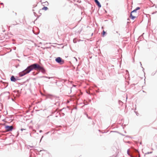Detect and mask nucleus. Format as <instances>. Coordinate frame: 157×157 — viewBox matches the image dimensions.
<instances>
[{
  "label": "nucleus",
  "instance_id": "obj_1",
  "mask_svg": "<svg viewBox=\"0 0 157 157\" xmlns=\"http://www.w3.org/2000/svg\"><path fill=\"white\" fill-rule=\"evenodd\" d=\"M39 65L37 63H35L27 67L22 71L20 72L19 75L20 76L22 77L25 75L29 73L31 71L35 70H38L39 67Z\"/></svg>",
  "mask_w": 157,
  "mask_h": 157
},
{
  "label": "nucleus",
  "instance_id": "obj_2",
  "mask_svg": "<svg viewBox=\"0 0 157 157\" xmlns=\"http://www.w3.org/2000/svg\"><path fill=\"white\" fill-rule=\"evenodd\" d=\"M140 7H137L136 9L135 10H133L131 12V14H130V18L132 20H134L135 18H136V16H135L134 15H132V13H136V11L137 10H140Z\"/></svg>",
  "mask_w": 157,
  "mask_h": 157
},
{
  "label": "nucleus",
  "instance_id": "obj_3",
  "mask_svg": "<svg viewBox=\"0 0 157 157\" xmlns=\"http://www.w3.org/2000/svg\"><path fill=\"white\" fill-rule=\"evenodd\" d=\"M56 61L60 65H62L64 63V60L61 57H58L55 59Z\"/></svg>",
  "mask_w": 157,
  "mask_h": 157
},
{
  "label": "nucleus",
  "instance_id": "obj_4",
  "mask_svg": "<svg viewBox=\"0 0 157 157\" xmlns=\"http://www.w3.org/2000/svg\"><path fill=\"white\" fill-rule=\"evenodd\" d=\"M5 128L7 132L11 131L13 129V126L6 125L5 126Z\"/></svg>",
  "mask_w": 157,
  "mask_h": 157
},
{
  "label": "nucleus",
  "instance_id": "obj_5",
  "mask_svg": "<svg viewBox=\"0 0 157 157\" xmlns=\"http://www.w3.org/2000/svg\"><path fill=\"white\" fill-rule=\"evenodd\" d=\"M46 96L47 98H49L51 99H53L55 98L54 96L50 94H46Z\"/></svg>",
  "mask_w": 157,
  "mask_h": 157
},
{
  "label": "nucleus",
  "instance_id": "obj_6",
  "mask_svg": "<svg viewBox=\"0 0 157 157\" xmlns=\"http://www.w3.org/2000/svg\"><path fill=\"white\" fill-rule=\"evenodd\" d=\"M40 67L39 68L38 70H40L44 74L45 73L46 71L44 69V68L39 65Z\"/></svg>",
  "mask_w": 157,
  "mask_h": 157
},
{
  "label": "nucleus",
  "instance_id": "obj_7",
  "mask_svg": "<svg viewBox=\"0 0 157 157\" xmlns=\"http://www.w3.org/2000/svg\"><path fill=\"white\" fill-rule=\"evenodd\" d=\"M94 2L96 5L98 6L99 8H100L101 7V5L99 2L98 1V0H94Z\"/></svg>",
  "mask_w": 157,
  "mask_h": 157
},
{
  "label": "nucleus",
  "instance_id": "obj_8",
  "mask_svg": "<svg viewBox=\"0 0 157 157\" xmlns=\"http://www.w3.org/2000/svg\"><path fill=\"white\" fill-rule=\"evenodd\" d=\"M10 80L11 81L15 82L16 80V79L14 76H12L10 78Z\"/></svg>",
  "mask_w": 157,
  "mask_h": 157
},
{
  "label": "nucleus",
  "instance_id": "obj_9",
  "mask_svg": "<svg viewBox=\"0 0 157 157\" xmlns=\"http://www.w3.org/2000/svg\"><path fill=\"white\" fill-rule=\"evenodd\" d=\"M40 78H48V79H50L51 78H53L52 77H47V76H41L40 77Z\"/></svg>",
  "mask_w": 157,
  "mask_h": 157
},
{
  "label": "nucleus",
  "instance_id": "obj_10",
  "mask_svg": "<svg viewBox=\"0 0 157 157\" xmlns=\"http://www.w3.org/2000/svg\"><path fill=\"white\" fill-rule=\"evenodd\" d=\"M48 8L47 7L44 6L42 8V10H48Z\"/></svg>",
  "mask_w": 157,
  "mask_h": 157
},
{
  "label": "nucleus",
  "instance_id": "obj_11",
  "mask_svg": "<svg viewBox=\"0 0 157 157\" xmlns=\"http://www.w3.org/2000/svg\"><path fill=\"white\" fill-rule=\"evenodd\" d=\"M106 33V32L104 31L103 30V33H102V36H104L105 34Z\"/></svg>",
  "mask_w": 157,
  "mask_h": 157
},
{
  "label": "nucleus",
  "instance_id": "obj_12",
  "mask_svg": "<svg viewBox=\"0 0 157 157\" xmlns=\"http://www.w3.org/2000/svg\"><path fill=\"white\" fill-rule=\"evenodd\" d=\"M152 151H151V152H147V153H145V154H151L152 153Z\"/></svg>",
  "mask_w": 157,
  "mask_h": 157
},
{
  "label": "nucleus",
  "instance_id": "obj_13",
  "mask_svg": "<svg viewBox=\"0 0 157 157\" xmlns=\"http://www.w3.org/2000/svg\"><path fill=\"white\" fill-rule=\"evenodd\" d=\"M86 115L87 117H88V119H91V117H88V114H86Z\"/></svg>",
  "mask_w": 157,
  "mask_h": 157
},
{
  "label": "nucleus",
  "instance_id": "obj_14",
  "mask_svg": "<svg viewBox=\"0 0 157 157\" xmlns=\"http://www.w3.org/2000/svg\"><path fill=\"white\" fill-rule=\"evenodd\" d=\"M73 42L74 43H76V41L75 39H74L73 40Z\"/></svg>",
  "mask_w": 157,
  "mask_h": 157
},
{
  "label": "nucleus",
  "instance_id": "obj_15",
  "mask_svg": "<svg viewBox=\"0 0 157 157\" xmlns=\"http://www.w3.org/2000/svg\"><path fill=\"white\" fill-rule=\"evenodd\" d=\"M127 152L128 154V155H130V154H129V150H128Z\"/></svg>",
  "mask_w": 157,
  "mask_h": 157
},
{
  "label": "nucleus",
  "instance_id": "obj_16",
  "mask_svg": "<svg viewBox=\"0 0 157 157\" xmlns=\"http://www.w3.org/2000/svg\"><path fill=\"white\" fill-rule=\"evenodd\" d=\"M25 130V129H23V128H21V131H22L23 130Z\"/></svg>",
  "mask_w": 157,
  "mask_h": 157
},
{
  "label": "nucleus",
  "instance_id": "obj_17",
  "mask_svg": "<svg viewBox=\"0 0 157 157\" xmlns=\"http://www.w3.org/2000/svg\"><path fill=\"white\" fill-rule=\"evenodd\" d=\"M119 103H122V102L121 101H119Z\"/></svg>",
  "mask_w": 157,
  "mask_h": 157
},
{
  "label": "nucleus",
  "instance_id": "obj_18",
  "mask_svg": "<svg viewBox=\"0 0 157 157\" xmlns=\"http://www.w3.org/2000/svg\"><path fill=\"white\" fill-rule=\"evenodd\" d=\"M42 132V130H40V131H39V132H40V133L41 132Z\"/></svg>",
  "mask_w": 157,
  "mask_h": 157
},
{
  "label": "nucleus",
  "instance_id": "obj_19",
  "mask_svg": "<svg viewBox=\"0 0 157 157\" xmlns=\"http://www.w3.org/2000/svg\"><path fill=\"white\" fill-rule=\"evenodd\" d=\"M43 136L42 137H41V139H40V141H41V140L42 139V138H43Z\"/></svg>",
  "mask_w": 157,
  "mask_h": 157
},
{
  "label": "nucleus",
  "instance_id": "obj_20",
  "mask_svg": "<svg viewBox=\"0 0 157 157\" xmlns=\"http://www.w3.org/2000/svg\"><path fill=\"white\" fill-rule=\"evenodd\" d=\"M140 64L141 66H142V64H141V62H140Z\"/></svg>",
  "mask_w": 157,
  "mask_h": 157
},
{
  "label": "nucleus",
  "instance_id": "obj_21",
  "mask_svg": "<svg viewBox=\"0 0 157 157\" xmlns=\"http://www.w3.org/2000/svg\"><path fill=\"white\" fill-rule=\"evenodd\" d=\"M75 59H76V60H77V59L75 58Z\"/></svg>",
  "mask_w": 157,
  "mask_h": 157
},
{
  "label": "nucleus",
  "instance_id": "obj_22",
  "mask_svg": "<svg viewBox=\"0 0 157 157\" xmlns=\"http://www.w3.org/2000/svg\"><path fill=\"white\" fill-rule=\"evenodd\" d=\"M1 4H3V3H1Z\"/></svg>",
  "mask_w": 157,
  "mask_h": 157
},
{
  "label": "nucleus",
  "instance_id": "obj_23",
  "mask_svg": "<svg viewBox=\"0 0 157 157\" xmlns=\"http://www.w3.org/2000/svg\"><path fill=\"white\" fill-rule=\"evenodd\" d=\"M138 157H140V156H139Z\"/></svg>",
  "mask_w": 157,
  "mask_h": 157
}]
</instances>
